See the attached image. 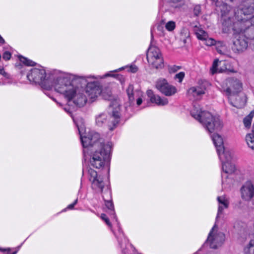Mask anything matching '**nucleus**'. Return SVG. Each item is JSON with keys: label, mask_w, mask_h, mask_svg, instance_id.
<instances>
[{"label": "nucleus", "mask_w": 254, "mask_h": 254, "mask_svg": "<svg viewBox=\"0 0 254 254\" xmlns=\"http://www.w3.org/2000/svg\"><path fill=\"white\" fill-rule=\"evenodd\" d=\"M107 116L104 114H101L97 116L96 119V124L99 126H101L106 121Z\"/></svg>", "instance_id": "35"}, {"label": "nucleus", "mask_w": 254, "mask_h": 254, "mask_svg": "<svg viewBox=\"0 0 254 254\" xmlns=\"http://www.w3.org/2000/svg\"><path fill=\"white\" fill-rule=\"evenodd\" d=\"M251 25V21L249 19H245V18L240 20L237 19L234 23V32L236 34L241 33L244 34L247 27Z\"/></svg>", "instance_id": "12"}, {"label": "nucleus", "mask_w": 254, "mask_h": 254, "mask_svg": "<svg viewBox=\"0 0 254 254\" xmlns=\"http://www.w3.org/2000/svg\"><path fill=\"white\" fill-rule=\"evenodd\" d=\"M77 199H76L73 203L69 205L68 206L67 208L68 209H72L74 207V205L77 203Z\"/></svg>", "instance_id": "46"}, {"label": "nucleus", "mask_w": 254, "mask_h": 254, "mask_svg": "<svg viewBox=\"0 0 254 254\" xmlns=\"http://www.w3.org/2000/svg\"><path fill=\"white\" fill-rule=\"evenodd\" d=\"M79 133L80 134V139L84 147L89 146L94 147L96 149L100 148L101 144H105L101 142L100 134L97 132H90L87 136H82L81 131L78 127Z\"/></svg>", "instance_id": "4"}, {"label": "nucleus", "mask_w": 254, "mask_h": 254, "mask_svg": "<svg viewBox=\"0 0 254 254\" xmlns=\"http://www.w3.org/2000/svg\"><path fill=\"white\" fill-rule=\"evenodd\" d=\"M232 48L235 52H242L245 50L248 47L247 41L240 36H237L233 40Z\"/></svg>", "instance_id": "11"}, {"label": "nucleus", "mask_w": 254, "mask_h": 254, "mask_svg": "<svg viewBox=\"0 0 254 254\" xmlns=\"http://www.w3.org/2000/svg\"><path fill=\"white\" fill-rule=\"evenodd\" d=\"M130 70L132 72H135L137 70V67L136 66H132L131 65L130 66Z\"/></svg>", "instance_id": "47"}, {"label": "nucleus", "mask_w": 254, "mask_h": 254, "mask_svg": "<svg viewBox=\"0 0 254 254\" xmlns=\"http://www.w3.org/2000/svg\"><path fill=\"white\" fill-rule=\"evenodd\" d=\"M16 252H14L11 254H16Z\"/></svg>", "instance_id": "56"}, {"label": "nucleus", "mask_w": 254, "mask_h": 254, "mask_svg": "<svg viewBox=\"0 0 254 254\" xmlns=\"http://www.w3.org/2000/svg\"><path fill=\"white\" fill-rule=\"evenodd\" d=\"M201 9L200 5H196L193 8V14L195 16H197L200 13Z\"/></svg>", "instance_id": "40"}, {"label": "nucleus", "mask_w": 254, "mask_h": 254, "mask_svg": "<svg viewBox=\"0 0 254 254\" xmlns=\"http://www.w3.org/2000/svg\"><path fill=\"white\" fill-rule=\"evenodd\" d=\"M223 171L227 174H232L235 170V165L231 162H224L222 163Z\"/></svg>", "instance_id": "21"}, {"label": "nucleus", "mask_w": 254, "mask_h": 254, "mask_svg": "<svg viewBox=\"0 0 254 254\" xmlns=\"http://www.w3.org/2000/svg\"><path fill=\"white\" fill-rule=\"evenodd\" d=\"M215 3V6L217 5V2H222V0H211Z\"/></svg>", "instance_id": "49"}, {"label": "nucleus", "mask_w": 254, "mask_h": 254, "mask_svg": "<svg viewBox=\"0 0 254 254\" xmlns=\"http://www.w3.org/2000/svg\"><path fill=\"white\" fill-rule=\"evenodd\" d=\"M217 199L219 205L218 206L217 215L216 218V221L219 216L222 214L224 208H227L228 207L229 203L228 200L223 196H218Z\"/></svg>", "instance_id": "20"}, {"label": "nucleus", "mask_w": 254, "mask_h": 254, "mask_svg": "<svg viewBox=\"0 0 254 254\" xmlns=\"http://www.w3.org/2000/svg\"><path fill=\"white\" fill-rule=\"evenodd\" d=\"M79 86L81 87L86 86V92L91 98H94L101 94L105 99H111L110 91L107 94H105V92L102 91L98 82H88L84 77H77L75 75L60 76L57 78L55 82L56 90L65 96L68 100L69 105L76 93V88Z\"/></svg>", "instance_id": "1"}, {"label": "nucleus", "mask_w": 254, "mask_h": 254, "mask_svg": "<svg viewBox=\"0 0 254 254\" xmlns=\"http://www.w3.org/2000/svg\"><path fill=\"white\" fill-rule=\"evenodd\" d=\"M113 129H114V127H111V128H110V129L111 130H113Z\"/></svg>", "instance_id": "57"}, {"label": "nucleus", "mask_w": 254, "mask_h": 254, "mask_svg": "<svg viewBox=\"0 0 254 254\" xmlns=\"http://www.w3.org/2000/svg\"><path fill=\"white\" fill-rule=\"evenodd\" d=\"M245 254H254V240H252L248 246L244 249Z\"/></svg>", "instance_id": "33"}, {"label": "nucleus", "mask_w": 254, "mask_h": 254, "mask_svg": "<svg viewBox=\"0 0 254 254\" xmlns=\"http://www.w3.org/2000/svg\"><path fill=\"white\" fill-rule=\"evenodd\" d=\"M88 174L90 176L89 180L92 182V185L100 189L101 192H102L104 188V183L102 179L98 177L97 172L91 168L88 170Z\"/></svg>", "instance_id": "10"}, {"label": "nucleus", "mask_w": 254, "mask_h": 254, "mask_svg": "<svg viewBox=\"0 0 254 254\" xmlns=\"http://www.w3.org/2000/svg\"><path fill=\"white\" fill-rule=\"evenodd\" d=\"M64 110L67 112H69V113H70V111H69V109H67L66 108H64Z\"/></svg>", "instance_id": "54"}, {"label": "nucleus", "mask_w": 254, "mask_h": 254, "mask_svg": "<svg viewBox=\"0 0 254 254\" xmlns=\"http://www.w3.org/2000/svg\"><path fill=\"white\" fill-rule=\"evenodd\" d=\"M0 251H1V252H6V251H7L8 252H9L10 249H8L7 250H6V249H3L1 248Z\"/></svg>", "instance_id": "50"}, {"label": "nucleus", "mask_w": 254, "mask_h": 254, "mask_svg": "<svg viewBox=\"0 0 254 254\" xmlns=\"http://www.w3.org/2000/svg\"><path fill=\"white\" fill-rule=\"evenodd\" d=\"M217 226L215 224L210 232L208 238L207 242H209L210 247L212 249H216L219 246L221 245V243H218V236H213L212 235L213 231L215 228H217Z\"/></svg>", "instance_id": "18"}, {"label": "nucleus", "mask_w": 254, "mask_h": 254, "mask_svg": "<svg viewBox=\"0 0 254 254\" xmlns=\"http://www.w3.org/2000/svg\"><path fill=\"white\" fill-rule=\"evenodd\" d=\"M185 77V73L184 72H180L175 75V78L179 79V82H181Z\"/></svg>", "instance_id": "42"}, {"label": "nucleus", "mask_w": 254, "mask_h": 254, "mask_svg": "<svg viewBox=\"0 0 254 254\" xmlns=\"http://www.w3.org/2000/svg\"><path fill=\"white\" fill-rule=\"evenodd\" d=\"M216 49L221 55H224L227 52V47L223 42H217L216 43Z\"/></svg>", "instance_id": "26"}, {"label": "nucleus", "mask_w": 254, "mask_h": 254, "mask_svg": "<svg viewBox=\"0 0 254 254\" xmlns=\"http://www.w3.org/2000/svg\"><path fill=\"white\" fill-rule=\"evenodd\" d=\"M174 3L178 2L180 1L181 0H171Z\"/></svg>", "instance_id": "52"}, {"label": "nucleus", "mask_w": 254, "mask_h": 254, "mask_svg": "<svg viewBox=\"0 0 254 254\" xmlns=\"http://www.w3.org/2000/svg\"><path fill=\"white\" fill-rule=\"evenodd\" d=\"M111 148L112 145L109 142L101 144L100 148L96 149L90 158L91 165L97 169H100L105 165H108L110 160Z\"/></svg>", "instance_id": "3"}, {"label": "nucleus", "mask_w": 254, "mask_h": 254, "mask_svg": "<svg viewBox=\"0 0 254 254\" xmlns=\"http://www.w3.org/2000/svg\"><path fill=\"white\" fill-rule=\"evenodd\" d=\"M103 198L105 201V205L107 207V208L108 209H109V210H111L112 213L113 214H115L114 208V205H113V203L112 201L111 200H106L105 198V197L104 195L103 196Z\"/></svg>", "instance_id": "37"}, {"label": "nucleus", "mask_w": 254, "mask_h": 254, "mask_svg": "<svg viewBox=\"0 0 254 254\" xmlns=\"http://www.w3.org/2000/svg\"><path fill=\"white\" fill-rule=\"evenodd\" d=\"M190 114L210 133L219 130L222 127L221 121L219 118L213 116L209 112L202 111L198 105L194 106Z\"/></svg>", "instance_id": "2"}, {"label": "nucleus", "mask_w": 254, "mask_h": 254, "mask_svg": "<svg viewBox=\"0 0 254 254\" xmlns=\"http://www.w3.org/2000/svg\"><path fill=\"white\" fill-rule=\"evenodd\" d=\"M4 43V40L1 37V44Z\"/></svg>", "instance_id": "53"}, {"label": "nucleus", "mask_w": 254, "mask_h": 254, "mask_svg": "<svg viewBox=\"0 0 254 254\" xmlns=\"http://www.w3.org/2000/svg\"><path fill=\"white\" fill-rule=\"evenodd\" d=\"M109 75H109V74H107L106 75V76H109Z\"/></svg>", "instance_id": "58"}, {"label": "nucleus", "mask_w": 254, "mask_h": 254, "mask_svg": "<svg viewBox=\"0 0 254 254\" xmlns=\"http://www.w3.org/2000/svg\"><path fill=\"white\" fill-rule=\"evenodd\" d=\"M252 133H254V124H253V128H252Z\"/></svg>", "instance_id": "55"}, {"label": "nucleus", "mask_w": 254, "mask_h": 254, "mask_svg": "<svg viewBox=\"0 0 254 254\" xmlns=\"http://www.w3.org/2000/svg\"><path fill=\"white\" fill-rule=\"evenodd\" d=\"M227 88L224 92L227 96L236 94L242 90V83L235 77H230L226 80Z\"/></svg>", "instance_id": "5"}, {"label": "nucleus", "mask_w": 254, "mask_h": 254, "mask_svg": "<svg viewBox=\"0 0 254 254\" xmlns=\"http://www.w3.org/2000/svg\"><path fill=\"white\" fill-rule=\"evenodd\" d=\"M254 116V110L252 111L250 113L246 116L243 120L245 126L246 127H250L251 125V122Z\"/></svg>", "instance_id": "29"}, {"label": "nucleus", "mask_w": 254, "mask_h": 254, "mask_svg": "<svg viewBox=\"0 0 254 254\" xmlns=\"http://www.w3.org/2000/svg\"><path fill=\"white\" fill-rule=\"evenodd\" d=\"M246 103V99L245 96L242 97L237 96L236 97V101L234 106L238 108H241L243 107Z\"/></svg>", "instance_id": "22"}, {"label": "nucleus", "mask_w": 254, "mask_h": 254, "mask_svg": "<svg viewBox=\"0 0 254 254\" xmlns=\"http://www.w3.org/2000/svg\"><path fill=\"white\" fill-rule=\"evenodd\" d=\"M198 83V86L192 87L188 90L187 94L190 99L199 100L205 93L208 82L206 81L200 80Z\"/></svg>", "instance_id": "6"}, {"label": "nucleus", "mask_w": 254, "mask_h": 254, "mask_svg": "<svg viewBox=\"0 0 254 254\" xmlns=\"http://www.w3.org/2000/svg\"><path fill=\"white\" fill-rule=\"evenodd\" d=\"M240 13L245 15L253 14L254 13V7L248 2V1H244L239 6L238 13Z\"/></svg>", "instance_id": "16"}, {"label": "nucleus", "mask_w": 254, "mask_h": 254, "mask_svg": "<svg viewBox=\"0 0 254 254\" xmlns=\"http://www.w3.org/2000/svg\"><path fill=\"white\" fill-rule=\"evenodd\" d=\"M11 56V53L8 51H5L2 55V58L5 61L10 60Z\"/></svg>", "instance_id": "43"}, {"label": "nucleus", "mask_w": 254, "mask_h": 254, "mask_svg": "<svg viewBox=\"0 0 254 254\" xmlns=\"http://www.w3.org/2000/svg\"><path fill=\"white\" fill-rule=\"evenodd\" d=\"M110 118L113 119L112 121L114 127H115L119 122L120 114L117 111H113L110 114Z\"/></svg>", "instance_id": "31"}, {"label": "nucleus", "mask_w": 254, "mask_h": 254, "mask_svg": "<svg viewBox=\"0 0 254 254\" xmlns=\"http://www.w3.org/2000/svg\"><path fill=\"white\" fill-rule=\"evenodd\" d=\"M156 87L160 92L167 96H172L177 92L176 88L170 85L164 78L157 80L156 83Z\"/></svg>", "instance_id": "7"}, {"label": "nucleus", "mask_w": 254, "mask_h": 254, "mask_svg": "<svg viewBox=\"0 0 254 254\" xmlns=\"http://www.w3.org/2000/svg\"><path fill=\"white\" fill-rule=\"evenodd\" d=\"M166 28L169 31H172L175 27V23L173 21H169L166 24Z\"/></svg>", "instance_id": "38"}, {"label": "nucleus", "mask_w": 254, "mask_h": 254, "mask_svg": "<svg viewBox=\"0 0 254 254\" xmlns=\"http://www.w3.org/2000/svg\"><path fill=\"white\" fill-rule=\"evenodd\" d=\"M142 103V98L139 97L136 100V104L138 106H139Z\"/></svg>", "instance_id": "48"}, {"label": "nucleus", "mask_w": 254, "mask_h": 254, "mask_svg": "<svg viewBox=\"0 0 254 254\" xmlns=\"http://www.w3.org/2000/svg\"><path fill=\"white\" fill-rule=\"evenodd\" d=\"M18 58L20 62L27 66H34L36 63L31 60H30L21 55L18 56Z\"/></svg>", "instance_id": "34"}, {"label": "nucleus", "mask_w": 254, "mask_h": 254, "mask_svg": "<svg viewBox=\"0 0 254 254\" xmlns=\"http://www.w3.org/2000/svg\"><path fill=\"white\" fill-rule=\"evenodd\" d=\"M1 74L4 77H5L7 79L10 78V75L8 73L5 72L3 69H1Z\"/></svg>", "instance_id": "45"}, {"label": "nucleus", "mask_w": 254, "mask_h": 254, "mask_svg": "<svg viewBox=\"0 0 254 254\" xmlns=\"http://www.w3.org/2000/svg\"><path fill=\"white\" fill-rule=\"evenodd\" d=\"M146 57L149 65H154L155 60L159 58H162V55L157 47L151 44L148 49Z\"/></svg>", "instance_id": "9"}, {"label": "nucleus", "mask_w": 254, "mask_h": 254, "mask_svg": "<svg viewBox=\"0 0 254 254\" xmlns=\"http://www.w3.org/2000/svg\"><path fill=\"white\" fill-rule=\"evenodd\" d=\"M46 71L43 69L34 68L31 70L30 73L27 75L30 81L43 84L45 80Z\"/></svg>", "instance_id": "8"}, {"label": "nucleus", "mask_w": 254, "mask_h": 254, "mask_svg": "<svg viewBox=\"0 0 254 254\" xmlns=\"http://www.w3.org/2000/svg\"><path fill=\"white\" fill-rule=\"evenodd\" d=\"M236 0H222V1H230V2H233L234 1H235Z\"/></svg>", "instance_id": "51"}, {"label": "nucleus", "mask_w": 254, "mask_h": 254, "mask_svg": "<svg viewBox=\"0 0 254 254\" xmlns=\"http://www.w3.org/2000/svg\"><path fill=\"white\" fill-rule=\"evenodd\" d=\"M101 218L104 220L106 223L109 226H111V223H110L109 218L107 216V215L105 214L102 213L101 215Z\"/></svg>", "instance_id": "41"}, {"label": "nucleus", "mask_w": 254, "mask_h": 254, "mask_svg": "<svg viewBox=\"0 0 254 254\" xmlns=\"http://www.w3.org/2000/svg\"><path fill=\"white\" fill-rule=\"evenodd\" d=\"M245 36L249 39H254V25L247 27L244 33Z\"/></svg>", "instance_id": "25"}, {"label": "nucleus", "mask_w": 254, "mask_h": 254, "mask_svg": "<svg viewBox=\"0 0 254 254\" xmlns=\"http://www.w3.org/2000/svg\"><path fill=\"white\" fill-rule=\"evenodd\" d=\"M246 139L249 147L254 150V133H251L248 134L246 136Z\"/></svg>", "instance_id": "32"}, {"label": "nucleus", "mask_w": 254, "mask_h": 254, "mask_svg": "<svg viewBox=\"0 0 254 254\" xmlns=\"http://www.w3.org/2000/svg\"><path fill=\"white\" fill-rule=\"evenodd\" d=\"M222 31L224 33H228L231 31H234L236 17H226L222 18Z\"/></svg>", "instance_id": "14"}, {"label": "nucleus", "mask_w": 254, "mask_h": 254, "mask_svg": "<svg viewBox=\"0 0 254 254\" xmlns=\"http://www.w3.org/2000/svg\"><path fill=\"white\" fill-rule=\"evenodd\" d=\"M214 145L217 148L218 155H220L221 150H224L223 140L221 136L217 133L214 134L211 136Z\"/></svg>", "instance_id": "19"}, {"label": "nucleus", "mask_w": 254, "mask_h": 254, "mask_svg": "<svg viewBox=\"0 0 254 254\" xmlns=\"http://www.w3.org/2000/svg\"><path fill=\"white\" fill-rule=\"evenodd\" d=\"M242 197L246 200H251L254 195V187L251 182H247L241 188Z\"/></svg>", "instance_id": "13"}, {"label": "nucleus", "mask_w": 254, "mask_h": 254, "mask_svg": "<svg viewBox=\"0 0 254 254\" xmlns=\"http://www.w3.org/2000/svg\"><path fill=\"white\" fill-rule=\"evenodd\" d=\"M181 68V67L180 66L174 65L172 67H170L169 68V70L170 72L175 73Z\"/></svg>", "instance_id": "44"}, {"label": "nucleus", "mask_w": 254, "mask_h": 254, "mask_svg": "<svg viewBox=\"0 0 254 254\" xmlns=\"http://www.w3.org/2000/svg\"><path fill=\"white\" fill-rule=\"evenodd\" d=\"M219 156L220 159L222 160V163L224 162H231L232 157L229 151L221 150Z\"/></svg>", "instance_id": "23"}, {"label": "nucleus", "mask_w": 254, "mask_h": 254, "mask_svg": "<svg viewBox=\"0 0 254 254\" xmlns=\"http://www.w3.org/2000/svg\"><path fill=\"white\" fill-rule=\"evenodd\" d=\"M151 68L155 69H162L164 67V60L163 57L159 58L155 60L154 65H150Z\"/></svg>", "instance_id": "30"}, {"label": "nucleus", "mask_w": 254, "mask_h": 254, "mask_svg": "<svg viewBox=\"0 0 254 254\" xmlns=\"http://www.w3.org/2000/svg\"><path fill=\"white\" fill-rule=\"evenodd\" d=\"M219 62L218 59H215L213 63L212 66L211 68V72L212 74H214L216 72H227L226 70L223 69L222 68H218V63Z\"/></svg>", "instance_id": "28"}, {"label": "nucleus", "mask_w": 254, "mask_h": 254, "mask_svg": "<svg viewBox=\"0 0 254 254\" xmlns=\"http://www.w3.org/2000/svg\"><path fill=\"white\" fill-rule=\"evenodd\" d=\"M133 89L134 88L133 85L129 84L126 90V92L128 98V101L130 102V104L133 103L134 100V98L133 96Z\"/></svg>", "instance_id": "27"}, {"label": "nucleus", "mask_w": 254, "mask_h": 254, "mask_svg": "<svg viewBox=\"0 0 254 254\" xmlns=\"http://www.w3.org/2000/svg\"><path fill=\"white\" fill-rule=\"evenodd\" d=\"M204 41H205V44L207 46H211L212 45H215L217 42L212 38H209L208 37L207 38L205 39Z\"/></svg>", "instance_id": "39"}, {"label": "nucleus", "mask_w": 254, "mask_h": 254, "mask_svg": "<svg viewBox=\"0 0 254 254\" xmlns=\"http://www.w3.org/2000/svg\"><path fill=\"white\" fill-rule=\"evenodd\" d=\"M87 99L82 94L77 95V99L73 101L74 103L76 106L79 107L83 106L86 103Z\"/></svg>", "instance_id": "24"}, {"label": "nucleus", "mask_w": 254, "mask_h": 254, "mask_svg": "<svg viewBox=\"0 0 254 254\" xmlns=\"http://www.w3.org/2000/svg\"><path fill=\"white\" fill-rule=\"evenodd\" d=\"M146 94L152 103H155L158 105L164 106L167 105L168 103L167 98H161L159 96L154 95L151 90H148Z\"/></svg>", "instance_id": "15"}, {"label": "nucleus", "mask_w": 254, "mask_h": 254, "mask_svg": "<svg viewBox=\"0 0 254 254\" xmlns=\"http://www.w3.org/2000/svg\"><path fill=\"white\" fill-rule=\"evenodd\" d=\"M215 9L217 12L220 11L222 18H224L229 17L227 14L230 11L231 7L224 1L217 2Z\"/></svg>", "instance_id": "17"}, {"label": "nucleus", "mask_w": 254, "mask_h": 254, "mask_svg": "<svg viewBox=\"0 0 254 254\" xmlns=\"http://www.w3.org/2000/svg\"><path fill=\"white\" fill-rule=\"evenodd\" d=\"M196 35L198 39L201 40H204L208 38L207 33L203 30H200L196 32Z\"/></svg>", "instance_id": "36"}]
</instances>
